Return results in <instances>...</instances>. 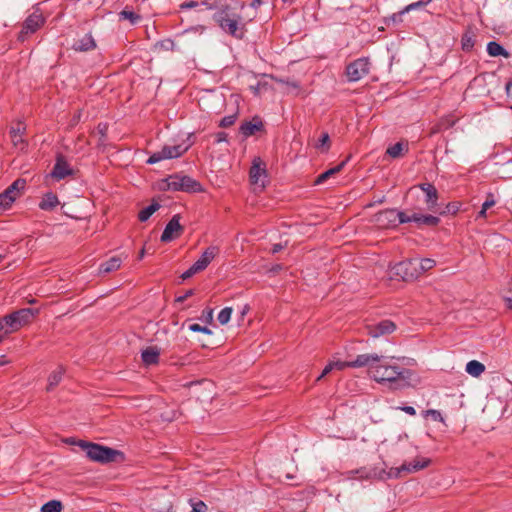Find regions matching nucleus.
Wrapping results in <instances>:
<instances>
[{
    "instance_id": "43",
    "label": "nucleus",
    "mask_w": 512,
    "mask_h": 512,
    "mask_svg": "<svg viewBox=\"0 0 512 512\" xmlns=\"http://www.w3.org/2000/svg\"><path fill=\"white\" fill-rule=\"evenodd\" d=\"M13 203V198H4V193H0V211L7 210Z\"/></svg>"
},
{
    "instance_id": "1",
    "label": "nucleus",
    "mask_w": 512,
    "mask_h": 512,
    "mask_svg": "<svg viewBox=\"0 0 512 512\" xmlns=\"http://www.w3.org/2000/svg\"><path fill=\"white\" fill-rule=\"evenodd\" d=\"M371 377L378 383H387L391 390H401L409 385L410 371L380 361L373 368Z\"/></svg>"
},
{
    "instance_id": "46",
    "label": "nucleus",
    "mask_w": 512,
    "mask_h": 512,
    "mask_svg": "<svg viewBox=\"0 0 512 512\" xmlns=\"http://www.w3.org/2000/svg\"><path fill=\"white\" fill-rule=\"evenodd\" d=\"M189 329L193 332H202V333H206V334H211V330L208 329L207 327L205 326H201L197 323H194V324H191L189 326Z\"/></svg>"
},
{
    "instance_id": "31",
    "label": "nucleus",
    "mask_w": 512,
    "mask_h": 512,
    "mask_svg": "<svg viewBox=\"0 0 512 512\" xmlns=\"http://www.w3.org/2000/svg\"><path fill=\"white\" fill-rule=\"evenodd\" d=\"M465 370L469 375L479 377L485 371V365L477 360H471L466 364Z\"/></svg>"
},
{
    "instance_id": "2",
    "label": "nucleus",
    "mask_w": 512,
    "mask_h": 512,
    "mask_svg": "<svg viewBox=\"0 0 512 512\" xmlns=\"http://www.w3.org/2000/svg\"><path fill=\"white\" fill-rule=\"evenodd\" d=\"M213 20L224 33L236 39L244 38L246 21L230 5H222L213 15Z\"/></svg>"
},
{
    "instance_id": "35",
    "label": "nucleus",
    "mask_w": 512,
    "mask_h": 512,
    "mask_svg": "<svg viewBox=\"0 0 512 512\" xmlns=\"http://www.w3.org/2000/svg\"><path fill=\"white\" fill-rule=\"evenodd\" d=\"M315 147L321 152H327L330 148V137L327 132H323L315 144Z\"/></svg>"
},
{
    "instance_id": "7",
    "label": "nucleus",
    "mask_w": 512,
    "mask_h": 512,
    "mask_svg": "<svg viewBox=\"0 0 512 512\" xmlns=\"http://www.w3.org/2000/svg\"><path fill=\"white\" fill-rule=\"evenodd\" d=\"M416 258L406 259L396 263L391 272L394 276L400 277L403 281H412L419 277Z\"/></svg>"
},
{
    "instance_id": "20",
    "label": "nucleus",
    "mask_w": 512,
    "mask_h": 512,
    "mask_svg": "<svg viewBox=\"0 0 512 512\" xmlns=\"http://www.w3.org/2000/svg\"><path fill=\"white\" fill-rule=\"evenodd\" d=\"M249 176L253 184H258L262 176L266 177L265 163L261 160V158H254L250 168Z\"/></svg>"
},
{
    "instance_id": "13",
    "label": "nucleus",
    "mask_w": 512,
    "mask_h": 512,
    "mask_svg": "<svg viewBox=\"0 0 512 512\" xmlns=\"http://www.w3.org/2000/svg\"><path fill=\"white\" fill-rule=\"evenodd\" d=\"M72 175H74V170L70 167V164L66 158L61 154L57 155L56 162L50 173V176L53 179L60 181Z\"/></svg>"
},
{
    "instance_id": "21",
    "label": "nucleus",
    "mask_w": 512,
    "mask_h": 512,
    "mask_svg": "<svg viewBox=\"0 0 512 512\" xmlns=\"http://www.w3.org/2000/svg\"><path fill=\"white\" fill-rule=\"evenodd\" d=\"M25 129L26 128L22 122H18L15 127H12L10 129V137L12 143L15 147H20V149H23L25 147V142L22 138Z\"/></svg>"
},
{
    "instance_id": "63",
    "label": "nucleus",
    "mask_w": 512,
    "mask_h": 512,
    "mask_svg": "<svg viewBox=\"0 0 512 512\" xmlns=\"http://www.w3.org/2000/svg\"><path fill=\"white\" fill-rule=\"evenodd\" d=\"M281 268H282V267H281V265H276V266H274V267L272 268V271H273V272H278L279 270H281Z\"/></svg>"
},
{
    "instance_id": "33",
    "label": "nucleus",
    "mask_w": 512,
    "mask_h": 512,
    "mask_svg": "<svg viewBox=\"0 0 512 512\" xmlns=\"http://www.w3.org/2000/svg\"><path fill=\"white\" fill-rule=\"evenodd\" d=\"M160 208V204L157 202H152L149 206L142 209L138 214V219L141 222L147 221L153 213H155Z\"/></svg>"
},
{
    "instance_id": "23",
    "label": "nucleus",
    "mask_w": 512,
    "mask_h": 512,
    "mask_svg": "<svg viewBox=\"0 0 512 512\" xmlns=\"http://www.w3.org/2000/svg\"><path fill=\"white\" fill-rule=\"evenodd\" d=\"M96 47L95 40L91 34H86L83 38L76 41L73 45L75 51L86 52Z\"/></svg>"
},
{
    "instance_id": "57",
    "label": "nucleus",
    "mask_w": 512,
    "mask_h": 512,
    "mask_svg": "<svg viewBox=\"0 0 512 512\" xmlns=\"http://www.w3.org/2000/svg\"><path fill=\"white\" fill-rule=\"evenodd\" d=\"M403 412H405L406 414L408 415H411V416H415L416 415V410L414 407L412 406H403L400 408Z\"/></svg>"
},
{
    "instance_id": "28",
    "label": "nucleus",
    "mask_w": 512,
    "mask_h": 512,
    "mask_svg": "<svg viewBox=\"0 0 512 512\" xmlns=\"http://www.w3.org/2000/svg\"><path fill=\"white\" fill-rule=\"evenodd\" d=\"M475 45V34L471 28H468L461 38V47L465 52H470Z\"/></svg>"
},
{
    "instance_id": "15",
    "label": "nucleus",
    "mask_w": 512,
    "mask_h": 512,
    "mask_svg": "<svg viewBox=\"0 0 512 512\" xmlns=\"http://www.w3.org/2000/svg\"><path fill=\"white\" fill-rule=\"evenodd\" d=\"M396 325L391 320H382L376 324L367 326L368 334L374 338L394 332Z\"/></svg>"
},
{
    "instance_id": "61",
    "label": "nucleus",
    "mask_w": 512,
    "mask_h": 512,
    "mask_svg": "<svg viewBox=\"0 0 512 512\" xmlns=\"http://www.w3.org/2000/svg\"><path fill=\"white\" fill-rule=\"evenodd\" d=\"M262 4V0H252L251 7L257 9Z\"/></svg>"
},
{
    "instance_id": "10",
    "label": "nucleus",
    "mask_w": 512,
    "mask_h": 512,
    "mask_svg": "<svg viewBox=\"0 0 512 512\" xmlns=\"http://www.w3.org/2000/svg\"><path fill=\"white\" fill-rule=\"evenodd\" d=\"M188 146L183 144L178 145H165L160 151L153 153L147 160L148 164H155L165 159L178 158L183 155L187 150Z\"/></svg>"
},
{
    "instance_id": "12",
    "label": "nucleus",
    "mask_w": 512,
    "mask_h": 512,
    "mask_svg": "<svg viewBox=\"0 0 512 512\" xmlns=\"http://www.w3.org/2000/svg\"><path fill=\"white\" fill-rule=\"evenodd\" d=\"M401 213L406 211H397L396 209H386L375 215V222L382 228L396 227L401 223Z\"/></svg>"
},
{
    "instance_id": "36",
    "label": "nucleus",
    "mask_w": 512,
    "mask_h": 512,
    "mask_svg": "<svg viewBox=\"0 0 512 512\" xmlns=\"http://www.w3.org/2000/svg\"><path fill=\"white\" fill-rule=\"evenodd\" d=\"M63 506L58 500H50L41 507V512H61Z\"/></svg>"
},
{
    "instance_id": "32",
    "label": "nucleus",
    "mask_w": 512,
    "mask_h": 512,
    "mask_svg": "<svg viewBox=\"0 0 512 512\" xmlns=\"http://www.w3.org/2000/svg\"><path fill=\"white\" fill-rule=\"evenodd\" d=\"M416 263L418 264L417 265V270H418V273H419V277L424 274L425 272L431 270L432 268L435 267L436 265V261L434 259H431V258H423V259H418L416 258Z\"/></svg>"
},
{
    "instance_id": "49",
    "label": "nucleus",
    "mask_w": 512,
    "mask_h": 512,
    "mask_svg": "<svg viewBox=\"0 0 512 512\" xmlns=\"http://www.w3.org/2000/svg\"><path fill=\"white\" fill-rule=\"evenodd\" d=\"M405 13H402V10L398 13L392 14L388 19H386V23L388 24L389 21H392L394 24L402 22V16Z\"/></svg>"
},
{
    "instance_id": "51",
    "label": "nucleus",
    "mask_w": 512,
    "mask_h": 512,
    "mask_svg": "<svg viewBox=\"0 0 512 512\" xmlns=\"http://www.w3.org/2000/svg\"><path fill=\"white\" fill-rule=\"evenodd\" d=\"M158 46L165 50L173 49L174 42L171 39H166L157 43Z\"/></svg>"
},
{
    "instance_id": "52",
    "label": "nucleus",
    "mask_w": 512,
    "mask_h": 512,
    "mask_svg": "<svg viewBox=\"0 0 512 512\" xmlns=\"http://www.w3.org/2000/svg\"><path fill=\"white\" fill-rule=\"evenodd\" d=\"M198 272H200V271H199V270H196V269L194 268V264H193V265H192L188 270H186V271L181 275V278H182L183 280H186V279H188V278L192 277L194 274H196V273H198Z\"/></svg>"
},
{
    "instance_id": "42",
    "label": "nucleus",
    "mask_w": 512,
    "mask_h": 512,
    "mask_svg": "<svg viewBox=\"0 0 512 512\" xmlns=\"http://www.w3.org/2000/svg\"><path fill=\"white\" fill-rule=\"evenodd\" d=\"M236 119H237V114L225 116L221 119L219 126L222 128H228L235 123Z\"/></svg>"
},
{
    "instance_id": "60",
    "label": "nucleus",
    "mask_w": 512,
    "mask_h": 512,
    "mask_svg": "<svg viewBox=\"0 0 512 512\" xmlns=\"http://www.w3.org/2000/svg\"><path fill=\"white\" fill-rule=\"evenodd\" d=\"M487 210H484V207H481V210L478 212L477 218H486Z\"/></svg>"
},
{
    "instance_id": "62",
    "label": "nucleus",
    "mask_w": 512,
    "mask_h": 512,
    "mask_svg": "<svg viewBox=\"0 0 512 512\" xmlns=\"http://www.w3.org/2000/svg\"><path fill=\"white\" fill-rule=\"evenodd\" d=\"M511 88H512V82H508L506 84V92H507V94H510Z\"/></svg>"
},
{
    "instance_id": "48",
    "label": "nucleus",
    "mask_w": 512,
    "mask_h": 512,
    "mask_svg": "<svg viewBox=\"0 0 512 512\" xmlns=\"http://www.w3.org/2000/svg\"><path fill=\"white\" fill-rule=\"evenodd\" d=\"M334 369L344 370L345 368H351V361H334L331 362Z\"/></svg>"
},
{
    "instance_id": "11",
    "label": "nucleus",
    "mask_w": 512,
    "mask_h": 512,
    "mask_svg": "<svg viewBox=\"0 0 512 512\" xmlns=\"http://www.w3.org/2000/svg\"><path fill=\"white\" fill-rule=\"evenodd\" d=\"M369 60L367 58H358L349 63L346 67V76L350 82H356L369 73Z\"/></svg>"
},
{
    "instance_id": "22",
    "label": "nucleus",
    "mask_w": 512,
    "mask_h": 512,
    "mask_svg": "<svg viewBox=\"0 0 512 512\" xmlns=\"http://www.w3.org/2000/svg\"><path fill=\"white\" fill-rule=\"evenodd\" d=\"M160 351L157 347H148L141 353L142 361L145 365H154L159 362Z\"/></svg>"
},
{
    "instance_id": "39",
    "label": "nucleus",
    "mask_w": 512,
    "mask_h": 512,
    "mask_svg": "<svg viewBox=\"0 0 512 512\" xmlns=\"http://www.w3.org/2000/svg\"><path fill=\"white\" fill-rule=\"evenodd\" d=\"M25 187H26V180L21 179V178L15 180L9 186V188L12 189V192H15V194L18 195V197L20 196L21 192L25 189Z\"/></svg>"
},
{
    "instance_id": "26",
    "label": "nucleus",
    "mask_w": 512,
    "mask_h": 512,
    "mask_svg": "<svg viewBox=\"0 0 512 512\" xmlns=\"http://www.w3.org/2000/svg\"><path fill=\"white\" fill-rule=\"evenodd\" d=\"M59 204V200L56 194L48 192L44 194L42 200L39 203V208L44 211H51Z\"/></svg>"
},
{
    "instance_id": "41",
    "label": "nucleus",
    "mask_w": 512,
    "mask_h": 512,
    "mask_svg": "<svg viewBox=\"0 0 512 512\" xmlns=\"http://www.w3.org/2000/svg\"><path fill=\"white\" fill-rule=\"evenodd\" d=\"M189 502L192 506V510L190 512H207L208 511V506L202 500L194 501V500L190 499Z\"/></svg>"
},
{
    "instance_id": "44",
    "label": "nucleus",
    "mask_w": 512,
    "mask_h": 512,
    "mask_svg": "<svg viewBox=\"0 0 512 512\" xmlns=\"http://www.w3.org/2000/svg\"><path fill=\"white\" fill-rule=\"evenodd\" d=\"M426 4L425 2H423L422 0H419L417 2H414V3H411L407 6H405L403 9H402V13H408L412 10H416L418 8H422V7H425Z\"/></svg>"
},
{
    "instance_id": "59",
    "label": "nucleus",
    "mask_w": 512,
    "mask_h": 512,
    "mask_svg": "<svg viewBox=\"0 0 512 512\" xmlns=\"http://www.w3.org/2000/svg\"><path fill=\"white\" fill-rule=\"evenodd\" d=\"M282 249H283L282 244H280V243L274 244L272 247V253L276 254V253L280 252Z\"/></svg>"
},
{
    "instance_id": "64",
    "label": "nucleus",
    "mask_w": 512,
    "mask_h": 512,
    "mask_svg": "<svg viewBox=\"0 0 512 512\" xmlns=\"http://www.w3.org/2000/svg\"><path fill=\"white\" fill-rule=\"evenodd\" d=\"M507 306L509 308H512V299H510V298L507 299Z\"/></svg>"
},
{
    "instance_id": "19",
    "label": "nucleus",
    "mask_w": 512,
    "mask_h": 512,
    "mask_svg": "<svg viewBox=\"0 0 512 512\" xmlns=\"http://www.w3.org/2000/svg\"><path fill=\"white\" fill-rule=\"evenodd\" d=\"M239 130L245 137H250L256 132L263 131L264 124L262 120L256 116L251 121L242 123Z\"/></svg>"
},
{
    "instance_id": "34",
    "label": "nucleus",
    "mask_w": 512,
    "mask_h": 512,
    "mask_svg": "<svg viewBox=\"0 0 512 512\" xmlns=\"http://www.w3.org/2000/svg\"><path fill=\"white\" fill-rule=\"evenodd\" d=\"M404 149L408 151L407 146L405 147L403 143L397 142L394 145L388 147L386 153L392 158H399L403 155Z\"/></svg>"
},
{
    "instance_id": "18",
    "label": "nucleus",
    "mask_w": 512,
    "mask_h": 512,
    "mask_svg": "<svg viewBox=\"0 0 512 512\" xmlns=\"http://www.w3.org/2000/svg\"><path fill=\"white\" fill-rule=\"evenodd\" d=\"M219 253V249L216 246H209L200 256V258L194 263V268L200 272L205 270L215 256Z\"/></svg>"
},
{
    "instance_id": "8",
    "label": "nucleus",
    "mask_w": 512,
    "mask_h": 512,
    "mask_svg": "<svg viewBox=\"0 0 512 512\" xmlns=\"http://www.w3.org/2000/svg\"><path fill=\"white\" fill-rule=\"evenodd\" d=\"M413 222L420 229L422 228H432L436 227L440 223V218L433 215H425L420 212L406 211V213H401V223H410Z\"/></svg>"
},
{
    "instance_id": "14",
    "label": "nucleus",
    "mask_w": 512,
    "mask_h": 512,
    "mask_svg": "<svg viewBox=\"0 0 512 512\" xmlns=\"http://www.w3.org/2000/svg\"><path fill=\"white\" fill-rule=\"evenodd\" d=\"M183 232V226L180 224V215H174L171 220L167 223L162 235V242H170L178 238Z\"/></svg>"
},
{
    "instance_id": "3",
    "label": "nucleus",
    "mask_w": 512,
    "mask_h": 512,
    "mask_svg": "<svg viewBox=\"0 0 512 512\" xmlns=\"http://www.w3.org/2000/svg\"><path fill=\"white\" fill-rule=\"evenodd\" d=\"M77 445L85 452L86 457L94 462L110 463L122 456L118 450L84 440H79Z\"/></svg>"
},
{
    "instance_id": "17",
    "label": "nucleus",
    "mask_w": 512,
    "mask_h": 512,
    "mask_svg": "<svg viewBox=\"0 0 512 512\" xmlns=\"http://www.w3.org/2000/svg\"><path fill=\"white\" fill-rule=\"evenodd\" d=\"M418 187L425 193V203L427 204L428 210L435 211L438 200V191L435 186L431 183H422Z\"/></svg>"
},
{
    "instance_id": "16",
    "label": "nucleus",
    "mask_w": 512,
    "mask_h": 512,
    "mask_svg": "<svg viewBox=\"0 0 512 512\" xmlns=\"http://www.w3.org/2000/svg\"><path fill=\"white\" fill-rule=\"evenodd\" d=\"M381 359L382 357L376 353L361 354L358 355L355 360L351 361V368L368 367L369 374L371 375L376 363H379Z\"/></svg>"
},
{
    "instance_id": "29",
    "label": "nucleus",
    "mask_w": 512,
    "mask_h": 512,
    "mask_svg": "<svg viewBox=\"0 0 512 512\" xmlns=\"http://www.w3.org/2000/svg\"><path fill=\"white\" fill-rule=\"evenodd\" d=\"M487 53L491 57H497V56H503L505 58L510 57V53L506 49H504L499 43H497L495 41H490L487 44Z\"/></svg>"
},
{
    "instance_id": "40",
    "label": "nucleus",
    "mask_w": 512,
    "mask_h": 512,
    "mask_svg": "<svg viewBox=\"0 0 512 512\" xmlns=\"http://www.w3.org/2000/svg\"><path fill=\"white\" fill-rule=\"evenodd\" d=\"M423 416L425 418L431 417L434 421L444 422V418L441 412L435 409H428L423 411Z\"/></svg>"
},
{
    "instance_id": "55",
    "label": "nucleus",
    "mask_w": 512,
    "mask_h": 512,
    "mask_svg": "<svg viewBox=\"0 0 512 512\" xmlns=\"http://www.w3.org/2000/svg\"><path fill=\"white\" fill-rule=\"evenodd\" d=\"M215 137H216L215 142L216 143H221V142H226L227 141L228 135L225 132H218V133H216Z\"/></svg>"
},
{
    "instance_id": "24",
    "label": "nucleus",
    "mask_w": 512,
    "mask_h": 512,
    "mask_svg": "<svg viewBox=\"0 0 512 512\" xmlns=\"http://www.w3.org/2000/svg\"><path fill=\"white\" fill-rule=\"evenodd\" d=\"M350 157H347L345 160H343L341 163H339L338 165H336L335 167H332L328 170H326L325 172L321 173L315 180V184L316 185H319V184H322L324 183L327 179H329L330 177L338 174L343 168L344 166L346 165V163L348 162Z\"/></svg>"
},
{
    "instance_id": "6",
    "label": "nucleus",
    "mask_w": 512,
    "mask_h": 512,
    "mask_svg": "<svg viewBox=\"0 0 512 512\" xmlns=\"http://www.w3.org/2000/svg\"><path fill=\"white\" fill-rule=\"evenodd\" d=\"M46 22L45 17L39 9L32 12L23 22L22 29L18 34V40L24 42L28 37L37 32Z\"/></svg>"
},
{
    "instance_id": "9",
    "label": "nucleus",
    "mask_w": 512,
    "mask_h": 512,
    "mask_svg": "<svg viewBox=\"0 0 512 512\" xmlns=\"http://www.w3.org/2000/svg\"><path fill=\"white\" fill-rule=\"evenodd\" d=\"M430 459L428 458H416L412 462L409 463H403L399 467H392L390 468L389 472L387 473L388 478H398L401 477L403 473L410 474L417 472L419 470H422L426 468L430 464Z\"/></svg>"
},
{
    "instance_id": "56",
    "label": "nucleus",
    "mask_w": 512,
    "mask_h": 512,
    "mask_svg": "<svg viewBox=\"0 0 512 512\" xmlns=\"http://www.w3.org/2000/svg\"><path fill=\"white\" fill-rule=\"evenodd\" d=\"M193 293H194V291H193L192 289H190V290L186 291V292H185V294H183V295H181V296H178V297L176 298V301H177V302L182 303V302H184L188 297L192 296V295H193Z\"/></svg>"
},
{
    "instance_id": "4",
    "label": "nucleus",
    "mask_w": 512,
    "mask_h": 512,
    "mask_svg": "<svg viewBox=\"0 0 512 512\" xmlns=\"http://www.w3.org/2000/svg\"><path fill=\"white\" fill-rule=\"evenodd\" d=\"M38 314L37 309L23 308L11 314L4 316L0 319V332L6 327L4 334L17 331L22 326L30 323L32 319Z\"/></svg>"
},
{
    "instance_id": "45",
    "label": "nucleus",
    "mask_w": 512,
    "mask_h": 512,
    "mask_svg": "<svg viewBox=\"0 0 512 512\" xmlns=\"http://www.w3.org/2000/svg\"><path fill=\"white\" fill-rule=\"evenodd\" d=\"M460 210V203L459 202H451L447 204L446 206V212L450 214H456ZM445 213V211H444ZM443 214V212L441 213Z\"/></svg>"
},
{
    "instance_id": "25",
    "label": "nucleus",
    "mask_w": 512,
    "mask_h": 512,
    "mask_svg": "<svg viewBox=\"0 0 512 512\" xmlns=\"http://www.w3.org/2000/svg\"><path fill=\"white\" fill-rule=\"evenodd\" d=\"M122 264V259L119 256H113L107 261L101 263L99 267V273L101 274H107L111 273L113 271H116L120 268Z\"/></svg>"
},
{
    "instance_id": "27",
    "label": "nucleus",
    "mask_w": 512,
    "mask_h": 512,
    "mask_svg": "<svg viewBox=\"0 0 512 512\" xmlns=\"http://www.w3.org/2000/svg\"><path fill=\"white\" fill-rule=\"evenodd\" d=\"M351 473L357 474L360 479H372V478H382V474L385 473L384 470H377L376 468H360L358 470L352 471Z\"/></svg>"
},
{
    "instance_id": "58",
    "label": "nucleus",
    "mask_w": 512,
    "mask_h": 512,
    "mask_svg": "<svg viewBox=\"0 0 512 512\" xmlns=\"http://www.w3.org/2000/svg\"><path fill=\"white\" fill-rule=\"evenodd\" d=\"M4 193V198H7V196L9 198H13V202L16 200V198L18 197V195L15 194V192H12V189L11 188H7L3 191Z\"/></svg>"
},
{
    "instance_id": "5",
    "label": "nucleus",
    "mask_w": 512,
    "mask_h": 512,
    "mask_svg": "<svg viewBox=\"0 0 512 512\" xmlns=\"http://www.w3.org/2000/svg\"><path fill=\"white\" fill-rule=\"evenodd\" d=\"M166 183L170 191L200 192L202 190L201 184L187 175H170Z\"/></svg>"
},
{
    "instance_id": "37",
    "label": "nucleus",
    "mask_w": 512,
    "mask_h": 512,
    "mask_svg": "<svg viewBox=\"0 0 512 512\" xmlns=\"http://www.w3.org/2000/svg\"><path fill=\"white\" fill-rule=\"evenodd\" d=\"M119 17L121 19L129 20L132 24L137 23L141 19L140 15L136 14L135 12H133L131 10H126V9L122 10L119 13Z\"/></svg>"
},
{
    "instance_id": "38",
    "label": "nucleus",
    "mask_w": 512,
    "mask_h": 512,
    "mask_svg": "<svg viewBox=\"0 0 512 512\" xmlns=\"http://www.w3.org/2000/svg\"><path fill=\"white\" fill-rule=\"evenodd\" d=\"M232 311L233 310L231 307H225L219 312L218 321L220 322V324L224 325L230 321Z\"/></svg>"
},
{
    "instance_id": "54",
    "label": "nucleus",
    "mask_w": 512,
    "mask_h": 512,
    "mask_svg": "<svg viewBox=\"0 0 512 512\" xmlns=\"http://www.w3.org/2000/svg\"><path fill=\"white\" fill-rule=\"evenodd\" d=\"M334 369L332 363H328L325 368L323 369L321 375L317 378V381L321 380L324 376H326L328 373H330Z\"/></svg>"
},
{
    "instance_id": "30",
    "label": "nucleus",
    "mask_w": 512,
    "mask_h": 512,
    "mask_svg": "<svg viewBox=\"0 0 512 512\" xmlns=\"http://www.w3.org/2000/svg\"><path fill=\"white\" fill-rule=\"evenodd\" d=\"M64 373V368L62 366H59L49 375L47 391H52L61 382Z\"/></svg>"
},
{
    "instance_id": "53",
    "label": "nucleus",
    "mask_w": 512,
    "mask_h": 512,
    "mask_svg": "<svg viewBox=\"0 0 512 512\" xmlns=\"http://www.w3.org/2000/svg\"><path fill=\"white\" fill-rule=\"evenodd\" d=\"M220 0H204L201 2L202 5L206 6L208 9H216L218 7V3Z\"/></svg>"
},
{
    "instance_id": "50",
    "label": "nucleus",
    "mask_w": 512,
    "mask_h": 512,
    "mask_svg": "<svg viewBox=\"0 0 512 512\" xmlns=\"http://www.w3.org/2000/svg\"><path fill=\"white\" fill-rule=\"evenodd\" d=\"M199 5V2L197 1H186V2H183L180 4V9L181 10H186V9H192V8H196L197 6Z\"/></svg>"
},
{
    "instance_id": "47",
    "label": "nucleus",
    "mask_w": 512,
    "mask_h": 512,
    "mask_svg": "<svg viewBox=\"0 0 512 512\" xmlns=\"http://www.w3.org/2000/svg\"><path fill=\"white\" fill-rule=\"evenodd\" d=\"M495 203L496 201L494 199V195L492 193H488L486 200L482 204V207H484V210H488L489 208L493 207Z\"/></svg>"
}]
</instances>
